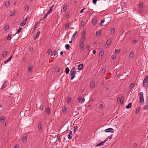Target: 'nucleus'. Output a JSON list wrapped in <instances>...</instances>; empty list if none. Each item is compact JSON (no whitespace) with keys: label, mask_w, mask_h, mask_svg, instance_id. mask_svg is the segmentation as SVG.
<instances>
[{"label":"nucleus","mask_w":148,"mask_h":148,"mask_svg":"<svg viewBox=\"0 0 148 148\" xmlns=\"http://www.w3.org/2000/svg\"><path fill=\"white\" fill-rule=\"evenodd\" d=\"M22 29L21 28H19L17 30V33L18 34H19Z\"/></svg>","instance_id":"43"},{"label":"nucleus","mask_w":148,"mask_h":148,"mask_svg":"<svg viewBox=\"0 0 148 148\" xmlns=\"http://www.w3.org/2000/svg\"><path fill=\"white\" fill-rule=\"evenodd\" d=\"M106 71V69L104 68L101 71V74L102 75H103Z\"/></svg>","instance_id":"26"},{"label":"nucleus","mask_w":148,"mask_h":148,"mask_svg":"<svg viewBox=\"0 0 148 148\" xmlns=\"http://www.w3.org/2000/svg\"><path fill=\"white\" fill-rule=\"evenodd\" d=\"M107 141V140H105L103 141L100 142V143L98 144L96 146V147L98 146H99L103 145L104 144L106 141Z\"/></svg>","instance_id":"9"},{"label":"nucleus","mask_w":148,"mask_h":148,"mask_svg":"<svg viewBox=\"0 0 148 148\" xmlns=\"http://www.w3.org/2000/svg\"><path fill=\"white\" fill-rule=\"evenodd\" d=\"M69 69L68 67H66L65 69V73L66 74H68L69 72Z\"/></svg>","instance_id":"24"},{"label":"nucleus","mask_w":148,"mask_h":148,"mask_svg":"<svg viewBox=\"0 0 148 148\" xmlns=\"http://www.w3.org/2000/svg\"><path fill=\"white\" fill-rule=\"evenodd\" d=\"M86 36H83L80 41V42L82 41L83 42H84L85 40H86Z\"/></svg>","instance_id":"17"},{"label":"nucleus","mask_w":148,"mask_h":148,"mask_svg":"<svg viewBox=\"0 0 148 148\" xmlns=\"http://www.w3.org/2000/svg\"><path fill=\"white\" fill-rule=\"evenodd\" d=\"M60 71V68L58 67H56L55 69V71L56 72H58Z\"/></svg>","instance_id":"32"},{"label":"nucleus","mask_w":148,"mask_h":148,"mask_svg":"<svg viewBox=\"0 0 148 148\" xmlns=\"http://www.w3.org/2000/svg\"><path fill=\"white\" fill-rule=\"evenodd\" d=\"M80 42V44L79 45V47H80V49H83L84 47V42Z\"/></svg>","instance_id":"12"},{"label":"nucleus","mask_w":148,"mask_h":148,"mask_svg":"<svg viewBox=\"0 0 148 148\" xmlns=\"http://www.w3.org/2000/svg\"><path fill=\"white\" fill-rule=\"evenodd\" d=\"M67 101L68 103H69L71 102V99H67Z\"/></svg>","instance_id":"57"},{"label":"nucleus","mask_w":148,"mask_h":148,"mask_svg":"<svg viewBox=\"0 0 148 148\" xmlns=\"http://www.w3.org/2000/svg\"><path fill=\"white\" fill-rule=\"evenodd\" d=\"M104 131L105 132H110L111 133H113L114 132V130L113 129L110 128L106 129Z\"/></svg>","instance_id":"6"},{"label":"nucleus","mask_w":148,"mask_h":148,"mask_svg":"<svg viewBox=\"0 0 148 148\" xmlns=\"http://www.w3.org/2000/svg\"><path fill=\"white\" fill-rule=\"evenodd\" d=\"M140 102V103H144V99L143 97V92H141L140 93L139 95Z\"/></svg>","instance_id":"4"},{"label":"nucleus","mask_w":148,"mask_h":148,"mask_svg":"<svg viewBox=\"0 0 148 148\" xmlns=\"http://www.w3.org/2000/svg\"><path fill=\"white\" fill-rule=\"evenodd\" d=\"M112 41V38H110L108 39V40L106 41V43L105 45V47H107L108 46H110V44L111 43Z\"/></svg>","instance_id":"3"},{"label":"nucleus","mask_w":148,"mask_h":148,"mask_svg":"<svg viewBox=\"0 0 148 148\" xmlns=\"http://www.w3.org/2000/svg\"><path fill=\"white\" fill-rule=\"evenodd\" d=\"M32 65L29 66L28 68V71L30 72H31L32 71Z\"/></svg>","instance_id":"22"},{"label":"nucleus","mask_w":148,"mask_h":148,"mask_svg":"<svg viewBox=\"0 0 148 148\" xmlns=\"http://www.w3.org/2000/svg\"><path fill=\"white\" fill-rule=\"evenodd\" d=\"M27 138V135H24L23 137L22 140L23 142L26 141Z\"/></svg>","instance_id":"16"},{"label":"nucleus","mask_w":148,"mask_h":148,"mask_svg":"<svg viewBox=\"0 0 148 148\" xmlns=\"http://www.w3.org/2000/svg\"><path fill=\"white\" fill-rule=\"evenodd\" d=\"M46 112L47 113L49 112H50V109L49 108H47L46 110Z\"/></svg>","instance_id":"50"},{"label":"nucleus","mask_w":148,"mask_h":148,"mask_svg":"<svg viewBox=\"0 0 148 148\" xmlns=\"http://www.w3.org/2000/svg\"><path fill=\"white\" fill-rule=\"evenodd\" d=\"M143 109L145 110H147L148 109V105H146L143 108Z\"/></svg>","instance_id":"44"},{"label":"nucleus","mask_w":148,"mask_h":148,"mask_svg":"<svg viewBox=\"0 0 148 148\" xmlns=\"http://www.w3.org/2000/svg\"><path fill=\"white\" fill-rule=\"evenodd\" d=\"M10 1H7L5 3V6L7 7H9L10 5Z\"/></svg>","instance_id":"21"},{"label":"nucleus","mask_w":148,"mask_h":148,"mask_svg":"<svg viewBox=\"0 0 148 148\" xmlns=\"http://www.w3.org/2000/svg\"><path fill=\"white\" fill-rule=\"evenodd\" d=\"M9 61H10V60L8 59L7 61H4V64H5L7 63Z\"/></svg>","instance_id":"60"},{"label":"nucleus","mask_w":148,"mask_h":148,"mask_svg":"<svg viewBox=\"0 0 148 148\" xmlns=\"http://www.w3.org/2000/svg\"><path fill=\"white\" fill-rule=\"evenodd\" d=\"M69 23H67L66 25H65V27L66 28L67 27H69Z\"/></svg>","instance_id":"55"},{"label":"nucleus","mask_w":148,"mask_h":148,"mask_svg":"<svg viewBox=\"0 0 148 148\" xmlns=\"http://www.w3.org/2000/svg\"><path fill=\"white\" fill-rule=\"evenodd\" d=\"M18 148V145H15L14 148Z\"/></svg>","instance_id":"62"},{"label":"nucleus","mask_w":148,"mask_h":148,"mask_svg":"<svg viewBox=\"0 0 148 148\" xmlns=\"http://www.w3.org/2000/svg\"><path fill=\"white\" fill-rule=\"evenodd\" d=\"M123 97L122 96L121 97V99H120V103L122 104H123Z\"/></svg>","instance_id":"30"},{"label":"nucleus","mask_w":148,"mask_h":148,"mask_svg":"<svg viewBox=\"0 0 148 148\" xmlns=\"http://www.w3.org/2000/svg\"><path fill=\"white\" fill-rule=\"evenodd\" d=\"M86 48L87 49H90L89 46L88 45H87L86 46Z\"/></svg>","instance_id":"64"},{"label":"nucleus","mask_w":148,"mask_h":148,"mask_svg":"<svg viewBox=\"0 0 148 148\" xmlns=\"http://www.w3.org/2000/svg\"><path fill=\"white\" fill-rule=\"evenodd\" d=\"M139 7L140 8H143V5L142 2H140L139 3Z\"/></svg>","instance_id":"23"},{"label":"nucleus","mask_w":148,"mask_h":148,"mask_svg":"<svg viewBox=\"0 0 148 148\" xmlns=\"http://www.w3.org/2000/svg\"><path fill=\"white\" fill-rule=\"evenodd\" d=\"M43 105L42 104H41L40 105V109L41 110H43Z\"/></svg>","instance_id":"41"},{"label":"nucleus","mask_w":148,"mask_h":148,"mask_svg":"<svg viewBox=\"0 0 148 148\" xmlns=\"http://www.w3.org/2000/svg\"><path fill=\"white\" fill-rule=\"evenodd\" d=\"M95 84V82L94 81L91 82L90 83V88H93Z\"/></svg>","instance_id":"14"},{"label":"nucleus","mask_w":148,"mask_h":148,"mask_svg":"<svg viewBox=\"0 0 148 148\" xmlns=\"http://www.w3.org/2000/svg\"><path fill=\"white\" fill-rule=\"evenodd\" d=\"M137 144L136 143H134V145H133V147H136L137 146Z\"/></svg>","instance_id":"59"},{"label":"nucleus","mask_w":148,"mask_h":148,"mask_svg":"<svg viewBox=\"0 0 148 148\" xmlns=\"http://www.w3.org/2000/svg\"><path fill=\"white\" fill-rule=\"evenodd\" d=\"M60 134H58V136H57V138H58V141H59V139L60 138Z\"/></svg>","instance_id":"53"},{"label":"nucleus","mask_w":148,"mask_h":148,"mask_svg":"<svg viewBox=\"0 0 148 148\" xmlns=\"http://www.w3.org/2000/svg\"><path fill=\"white\" fill-rule=\"evenodd\" d=\"M56 54L57 52L56 51H55L52 52L51 56H55L56 55Z\"/></svg>","instance_id":"28"},{"label":"nucleus","mask_w":148,"mask_h":148,"mask_svg":"<svg viewBox=\"0 0 148 148\" xmlns=\"http://www.w3.org/2000/svg\"><path fill=\"white\" fill-rule=\"evenodd\" d=\"M40 31H38L36 36L34 38V40H36L38 38L40 34Z\"/></svg>","instance_id":"11"},{"label":"nucleus","mask_w":148,"mask_h":148,"mask_svg":"<svg viewBox=\"0 0 148 148\" xmlns=\"http://www.w3.org/2000/svg\"><path fill=\"white\" fill-rule=\"evenodd\" d=\"M5 119V117L4 116H2L0 118V121L1 122H2L3 121H4Z\"/></svg>","instance_id":"45"},{"label":"nucleus","mask_w":148,"mask_h":148,"mask_svg":"<svg viewBox=\"0 0 148 148\" xmlns=\"http://www.w3.org/2000/svg\"><path fill=\"white\" fill-rule=\"evenodd\" d=\"M11 38V35L9 34L7 36V40H10Z\"/></svg>","instance_id":"19"},{"label":"nucleus","mask_w":148,"mask_h":148,"mask_svg":"<svg viewBox=\"0 0 148 148\" xmlns=\"http://www.w3.org/2000/svg\"><path fill=\"white\" fill-rule=\"evenodd\" d=\"M67 9V5H64L63 8V11L65 12Z\"/></svg>","instance_id":"18"},{"label":"nucleus","mask_w":148,"mask_h":148,"mask_svg":"<svg viewBox=\"0 0 148 148\" xmlns=\"http://www.w3.org/2000/svg\"><path fill=\"white\" fill-rule=\"evenodd\" d=\"M134 52L133 51H132L130 54L129 58V59L131 60L132 59L134 56Z\"/></svg>","instance_id":"7"},{"label":"nucleus","mask_w":148,"mask_h":148,"mask_svg":"<svg viewBox=\"0 0 148 148\" xmlns=\"http://www.w3.org/2000/svg\"><path fill=\"white\" fill-rule=\"evenodd\" d=\"M77 130V126H74V132L75 133Z\"/></svg>","instance_id":"40"},{"label":"nucleus","mask_w":148,"mask_h":148,"mask_svg":"<svg viewBox=\"0 0 148 148\" xmlns=\"http://www.w3.org/2000/svg\"><path fill=\"white\" fill-rule=\"evenodd\" d=\"M115 31V29L114 28H112L111 30V33H114Z\"/></svg>","instance_id":"51"},{"label":"nucleus","mask_w":148,"mask_h":148,"mask_svg":"<svg viewBox=\"0 0 148 148\" xmlns=\"http://www.w3.org/2000/svg\"><path fill=\"white\" fill-rule=\"evenodd\" d=\"M75 69V67L73 68L71 70L70 73V76L71 77V79L73 80L75 77V75L76 73Z\"/></svg>","instance_id":"1"},{"label":"nucleus","mask_w":148,"mask_h":148,"mask_svg":"<svg viewBox=\"0 0 148 148\" xmlns=\"http://www.w3.org/2000/svg\"><path fill=\"white\" fill-rule=\"evenodd\" d=\"M132 105V103H129L128 104V105H127L126 106V108H127V109H129V108H130L131 107Z\"/></svg>","instance_id":"25"},{"label":"nucleus","mask_w":148,"mask_h":148,"mask_svg":"<svg viewBox=\"0 0 148 148\" xmlns=\"http://www.w3.org/2000/svg\"><path fill=\"white\" fill-rule=\"evenodd\" d=\"M97 20L98 18L97 17L95 16L92 18V24L94 27L96 25L97 22Z\"/></svg>","instance_id":"5"},{"label":"nucleus","mask_w":148,"mask_h":148,"mask_svg":"<svg viewBox=\"0 0 148 148\" xmlns=\"http://www.w3.org/2000/svg\"><path fill=\"white\" fill-rule=\"evenodd\" d=\"M103 54V52H100L99 53V54L101 55V56H102Z\"/></svg>","instance_id":"61"},{"label":"nucleus","mask_w":148,"mask_h":148,"mask_svg":"<svg viewBox=\"0 0 148 148\" xmlns=\"http://www.w3.org/2000/svg\"><path fill=\"white\" fill-rule=\"evenodd\" d=\"M38 128L39 129V130H41L42 129V125H41V124H39L38 125Z\"/></svg>","instance_id":"42"},{"label":"nucleus","mask_w":148,"mask_h":148,"mask_svg":"<svg viewBox=\"0 0 148 148\" xmlns=\"http://www.w3.org/2000/svg\"><path fill=\"white\" fill-rule=\"evenodd\" d=\"M6 86V85L5 83H4L2 85V87L1 88H2V89H4L5 88Z\"/></svg>","instance_id":"38"},{"label":"nucleus","mask_w":148,"mask_h":148,"mask_svg":"<svg viewBox=\"0 0 148 148\" xmlns=\"http://www.w3.org/2000/svg\"><path fill=\"white\" fill-rule=\"evenodd\" d=\"M26 22L25 21H23V22L20 24V26L21 27L24 26L26 24Z\"/></svg>","instance_id":"20"},{"label":"nucleus","mask_w":148,"mask_h":148,"mask_svg":"<svg viewBox=\"0 0 148 148\" xmlns=\"http://www.w3.org/2000/svg\"><path fill=\"white\" fill-rule=\"evenodd\" d=\"M143 86L146 87L148 86V75L146 76L144 79L143 82Z\"/></svg>","instance_id":"2"},{"label":"nucleus","mask_w":148,"mask_h":148,"mask_svg":"<svg viewBox=\"0 0 148 148\" xmlns=\"http://www.w3.org/2000/svg\"><path fill=\"white\" fill-rule=\"evenodd\" d=\"M51 52H52L51 50V49H49L48 51V52H47L48 54L49 55L50 54V53Z\"/></svg>","instance_id":"48"},{"label":"nucleus","mask_w":148,"mask_h":148,"mask_svg":"<svg viewBox=\"0 0 148 148\" xmlns=\"http://www.w3.org/2000/svg\"><path fill=\"white\" fill-rule=\"evenodd\" d=\"M78 100L79 103H82L84 102L85 99H83L82 97L80 96L78 98Z\"/></svg>","instance_id":"8"},{"label":"nucleus","mask_w":148,"mask_h":148,"mask_svg":"<svg viewBox=\"0 0 148 148\" xmlns=\"http://www.w3.org/2000/svg\"><path fill=\"white\" fill-rule=\"evenodd\" d=\"M25 10L27 11L29 9L28 5H25Z\"/></svg>","instance_id":"46"},{"label":"nucleus","mask_w":148,"mask_h":148,"mask_svg":"<svg viewBox=\"0 0 148 148\" xmlns=\"http://www.w3.org/2000/svg\"><path fill=\"white\" fill-rule=\"evenodd\" d=\"M83 65L82 64H80L78 66V70L79 71H80L83 68Z\"/></svg>","instance_id":"13"},{"label":"nucleus","mask_w":148,"mask_h":148,"mask_svg":"<svg viewBox=\"0 0 148 148\" xmlns=\"http://www.w3.org/2000/svg\"><path fill=\"white\" fill-rule=\"evenodd\" d=\"M65 47L66 49H68L70 47V46L69 44H66L65 45Z\"/></svg>","instance_id":"35"},{"label":"nucleus","mask_w":148,"mask_h":148,"mask_svg":"<svg viewBox=\"0 0 148 148\" xmlns=\"http://www.w3.org/2000/svg\"><path fill=\"white\" fill-rule=\"evenodd\" d=\"M135 84L134 83H131L130 86V88H131V89L133 88Z\"/></svg>","instance_id":"27"},{"label":"nucleus","mask_w":148,"mask_h":148,"mask_svg":"<svg viewBox=\"0 0 148 148\" xmlns=\"http://www.w3.org/2000/svg\"><path fill=\"white\" fill-rule=\"evenodd\" d=\"M9 29V26H6L4 27V29L5 31H6Z\"/></svg>","instance_id":"47"},{"label":"nucleus","mask_w":148,"mask_h":148,"mask_svg":"<svg viewBox=\"0 0 148 148\" xmlns=\"http://www.w3.org/2000/svg\"><path fill=\"white\" fill-rule=\"evenodd\" d=\"M15 14V12L13 11H12L10 13V16H13Z\"/></svg>","instance_id":"37"},{"label":"nucleus","mask_w":148,"mask_h":148,"mask_svg":"<svg viewBox=\"0 0 148 148\" xmlns=\"http://www.w3.org/2000/svg\"><path fill=\"white\" fill-rule=\"evenodd\" d=\"M47 15L48 14H46L44 16L40 18V21H42L44 20L45 19Z\"/></svg>","instance_id":"31"},{"label":"nucleus","mask_w":148,"mask_h":148,"mask_svg":"<svg viewBox=\"0 0 148 148\" xmlns=\"http://www.w3.org/2000/svg\"><path fill=\"white\" fill-rule=\"evenodd\" d=\"M82 36H86V30H85V29L82 32Z\"/></svg>","instance_id":"33"},{"label":"nucleus","mask_w":148,"mask_h":148,"mask_svg":"<svg viewBox=\"0 0 148 148\" xmlns=\"http://www.w3.org/2000/svg\"><path fill=\"white\" fill-rule=\"evenodd\" d=\"M81 24L82 25H84V22L83 21H82L81 22Z\"/></svg>","instance_id":"56"},{"label":"nucleus","mask_w":148,"mask_h":148,"mask_svg":"<svg viewBox=\"0 0 148 148\" xmlns=\"http://www.w3.org/2000/svg\"><path fill=\"white\" fill-rule=\"evenodd\" d=\"M77 31H76L73 34V37L71 39L73 40H74L75 36L76 35V34L77 33Z\"/></svg>","instance_id":"29"},{"label":"nucleus","mask_w":148,"mask_h":148,"mask_svg":"<svg viewBox=\"0 0 148 148\" xmlns=\"http://www.w3.org/2000/svg\"><path fill=\"white\" fill-rule=\"evenodd\" d=\"M8 54V51H4L2 53V57L3 58H5L6 57Z\"/></svg>","instance_id":"10"},{"label":"nucleus","mask_w":148,"mask_h":148,"mask_svg":"<svg viewBox=\"0 0 148 148\" xmlns=\"http://www.w3.org/2000/svg\"><path fill=\"white\" fill-rule=\"evenodd\" d=\"M104 21H105V20L103 19H102L101 20L100 23H99L100 25V26H102L103 25L102 23H103L104 22Z\"/></svg>","instance_id":"34"},{"label":"nucleus","mask_w":148,"mask_h":148,"mask_svg":"<svg viewBox=\"0 0 148 148\" xmlns=\"http://www.w3.org/2000/svg\"><path fill=\"white\" fill-rule=\"evenodd\" d=\"M101 32L100 30H99L98 32H97L96 33V35L97 36H99L101 34Z\"/></svg>","instance_id":"36"},{"label":"nucleus","mask_w":148,"mask_h":148,"mask_svg":"<svg viewBox=\"0 0 148 148\" xmlns=\"http://www.w3.org/2000/svg\"><path fill=\"white\" fill-rule=\"evenodd\" d=\"M116 57V56L115 55H114L112 56L111 57L112 59H115Z\"/></svg>","instance_id":"54"},{"label":"nucleus","mask_w":148,"mask_h":148,"mask_svg":"<svg viewBox=\"0 0 148 148\" xmlns=\"http://www.w3.org/2000/svg\"><path fill=\"white\" fill-rule=\"evenodd\" d=\"M68 138L69 139H71V138H72V136H71V135H68Z\"/></svg>","instance_id":"52"},{"label":"nucleus","mask_w":148,"mask_h":148,"mask_svg":"<svg viewBox=\"0 0 148 148\" xmlns=\"http://www.w3.org/2000/svg\"><path fill=\"white\" fill-rule=\"evenodd\" d=\"M53 6L54 5H53L50 8V9L47 12V14L48 15L52 11V8Z\"/></svg>","instance_id":"15"},{"label":"nucleus","mask_w":148,"mask_h":148,"mask_svg":"<svg viewBox=\"0 0 148 148\" xmlns=\"http://www.w3.org/2000/svg\"><path fill=\"white\" fill-rule=\"evenodd\" d=\"M103 108V105L102 104H101L99 107L100 109H102Z\"/></svg>","instance_id":"49"},{"label":"nucleus","mask_w":148,"mask_h":148,"mask_svg":"<svg viewBox=\"0 0 148 148\" xmlns=\"http://www.w3.org/2000/svg\"><path fill=\"white\" fill-rule=\"evenodd\" d=\"M140 107H138L137 108L136 110V114H137L140 111Z\"/></svg>","instance_id":"39"},{"label":"nucleus","mask_w":148,"mask_h":148,"mask_svg":"<svg viewBox=\"0 0 148 148\" xmlns=\"http://www.w3.org/2000/svg\"><path fill=\"white\" fill-rule=\"evenodd\" d=\"M97 1V0H92L93 3L94 4H95L96 3Z\"/></svg>","instance_id":"58"},{"label":"nucleus","mask_w":148,"mask_h":148,"mask_svg":"<svg viewBox=\"0 0 148 148\" xmlns=\"http://www.w3.org/2000/svg\"><path fill=\"white\" fill-rule=\"evenodd\" d=\"M72 134V132L71 131L69 132V133L68 135H71Z\"/></svg>","instance_id":"63"}]
</instances>
